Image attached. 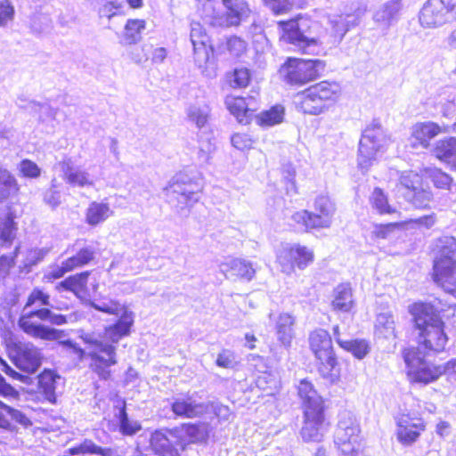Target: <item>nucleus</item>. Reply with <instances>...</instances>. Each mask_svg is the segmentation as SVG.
I'll return each mask as SVG.
<instances>
[{
  "label": "nucleus",
  "instance_id": "nucleus-1",
  "mask_svg": "<svg viewBox=\"0 0 456 456\" xmlns=\"http://www.w3.org/2000/svg\"><path fill=\"white\" fill-rule=\"evenodd\" d=\"M118 317L114 324L104 328L103 336L83 333L80 338L86 345L85 348H81L71 339L61 340L59 345L65 350L76 354L80 360L85 356L90 358V369L101 379L107 380L111 376L110 368L118 363L117 348L114 344L128 336L134 324V314L131 311L125 312Z\"/></svg>",
  "mask_w": 456,
  "mask_h": 456
},
{
  "label": "nucleus",
  "instance_id": "nucleus-2",
  "mask_svg": "<svg viewBox=\"0 0 456 456\" xmlns=\"http://www.w3.org/2000/svg\"><path fill=\"white\" fill-rule=\"evenodd\" d=\"M413 322L419 330V346L420 352H442L448 341L444 330V322L435 307L429 304L416 303L411 308Z\"/></svg>",
  "mask_w": 456,
  "mask_h": 456
},
{
  "label": "nucleus",
  "instance_id": "nucleus-3",
  "mask_svg": "<svg viewBox=\"0 0 456 456\" xmlns=\"http://www.w3.org/2000/svg\"><path fill=\"white\" fill-rule=\"evenodd\" d=\"M433 279L456 297V238L442 236L435 242Z\"/></svg>",
  "mask_w": 456,
  "mask_h": 456
},
{
  "label": "nucleus",
  "instance_id": "nucleus-4",
  "mask_svg": "<svg viewBox=\"0 0 456 456\" xmlns=\"http://www.w3.org/2000/svg\"><path fill=\"white\" fill-rule=\"evenodd\" d=\"M51 307L31 309L21 314L18 320V325L27 335L43 340H55L61 338L63 330H57L43 323L35 322L33 318L42 322H48L52 325L61 326L68 323V317L64 314L54 313Z\"/></svg>",
  "mask_w": 456,
  "mask_h": 456
},
{
  "label": "nucleus",
  "instance_id": "nucleus-5",
  "mask_svg": "<svg viewBox=\"0 0 456 456\" xmlns=\"http://www.w3.org/2000/svg\"><path fill=\"white\" fill-rule=\"evenodd\" d=\"M279 26L282 30L281 39L296 50L308 54L318 50L319 41L313 31L315 23L312 20L298 16L294 20L280 21Z\"/></svg>",
  "mask_w": 456,
  "mask_h": 456
},
{
  "label": "nucleus",
  "instance_id": "nucleus-6",
  "mask_svg": "<svg viewBox=\"0 0 456 456\" xmlns=\"http://www.w3.org/2000/svg\"><path fill=\"white\" fill-rule=\"evenodd\" d=\"M403 359L409 368V373L417 382L428 384L443 374L450 375L456 372V359L441 365H432L427 362L426 355L420 352V348L405 350Z\"/></svg>",
  "mask_w": 456,
  "mask_h": 456
},
{
  "label": "nucleus",
  "instance_id": "nucleus-7",
  "mask_svg": "<svg viewBox=\"0 0 456 456\" xmlns=\"http://www.w3.org/2000/svg\"><path fill=\"white\" fill-rule=\"evenodd\" d=\"M340 92L336 82L322 81L302 92L297 103V108L305 114L319 115L323 113Z\"/></svg>",
  "mask_w": 456,
  "mask_h": 456
},
{
  "label": "nucleus",
  "instance_id": "nucleus-8",
  "mask_svg": "<svg viewBox=\"0 0 456 456\" xmlns=\"http://www.w3.org/2000/svg\"><path fill=\"white\" fill-rule=\"evenodd\" d=\"M387 142V135L379 121L373 120L366 126L362 133L357 155V166L362 173L368 172Z\"/></svg>",
  "mask_w": 456,
  "mask_h": 456
},
{
  "label": "nucleus",
  "instance_id": "nucleus-9",
  "mask_svg": "<svg viewBox=\"0 0 456 456\" xmlns=\"http://www.w3.org/2000/svg\"><path fill=\"white\" fill-rule=\"evenodd\" d=\"M360 433L354 415L348 411H341L334 435V443L340 456H361Z\"/></svg>",
  "mask_w": 456,
  "mask_h": 456
},
{
  "label": "nucleus",
  "instance_id": "nucleus-10",
  "mask_svg": "<svg viewBox=\"0 0 456 456\" xmlns=\"http://www.w3.org/2000/svg\"><path fill=\"white\" fill-rule=\"evenodd\" d=\"M169 204L178 210L191 208L200 198V185L185 174H178L164 189Z\"/></svg>",
  "mask_w": 456,
  "mask_h": 456
},
{
  "label": "nucleus",
  "instance_id": "nucleus-11",
  "mask_svg": "<svg viewBox=\"0 0 456 456\" xmlns=\"http://www.w3.org/2000/svg\"><path fill=\"white\" fill-rule=\"evenodd\" d=\"M324 69L321 60L289 58L279 71L287 84L301 86L318 78Z\"/></svg>",
  "mask_w": 456,
  "mask_h": 456
},
{
  "label": "nucleus",
  "instance_id": "nucleus-12",
  "mask_svg": "<svg viewBox=\"0 0 456 456\" xmlns=\"http://www.w3.org/2000/svg\"><path fill=\"white\" fill-rule=\"evenodd\" d=\"M335 212V205L330 198L320 195L314 200V211H297L291 216V219L302 225L305 231L327 229L332 224Z\"/></svg>",
  "mask_w": 456,
  "mask_h": 456
},
{
  "label": "nucleus",
  "instance_id": "nucleus-13",
  "mask_svg": "<svg viewBox=\"0 0 456 456\" xmlns=\"http://www.w3.org/2000/svg\"><path fill=\"white\" fill-rule=\"evenodd\" d=\"M456 20V0H428L420 11L423 27L436 28Z\"/></svg>",
  "mask_w": 456,
  "mask_h": 456
},
{
  "label": "nucleus",
  "instance_id": "nucleus-14",
  "mask_svg": "<svg viewBox=\"0 0 456 456\" xmlns=\"http://www.w3.org/2000/svg\"><path fill=\"white\" fill-rule=\"evenodd\" d=\"M309 343L311 350L321 364L320 371L323 375L329 374L337 364L330 333L323 329H317L310 334Z\"/></svg>",
  "mask_w": 456,
  "mask_h": 456
},
{
  "label": "nucleus",
  "instance_id": "nucleus-15",
  "mask_svg": "<svg viewBox=\"0 0 456 456\" xmlns=\"http://www.w3.org/2000/svg\"><path fill=\"white\" fill-rule=\"evenodd\" d=\"M314 258L313 250L299 244L285 246L277 254V261L286 273L293 272L295 266L304 270L314 262Z\"/></svg>",
  "mask_w": 456,
  "mask_h": 456
},
{
  "label": "nucleus",
  "instance_id": "nucleus-16",
  "mask_svg": "<svg viewBox=\"0 0 456 456\" xmlns=\"http://www.w3.org/2000/svg\"><path fill=\"white\" fill-rule=\"evenodd\" d=\"M395 419L397 441L404 446H411L417 442L426 428L422 419L408 413L398 414Z\"/></svg>",
  "mask_w": 456,
  "mask_h": 456
},
{
  "label": "nucleus",
  "instance_id": "nucleus-17",
  "mask_svg": "<svg viewBox=\"0 0 456 456\" xmlns=\"http://www.w3.org/2000/svg\"><path fill=\"white\" fill-rule=\"evenodd\" d=\"M304 425L300 434L305 442H319L322 440L324 428V408L304 411Z\"/></svg>",
  "mask_w": 456,
  "mask_h": 456
},
{
  "label": "nucleus",
  "instance_id": "nucleus-18",
  "mask_svg": "<svg viewBox=\"0 0 456 456\" xmlns=\"http://www.w3.org/2000/svg\"><path fill=\"white\" fill-rule=\"evenodd\" d=\"M55 168L61 173L63 181L72 187L93 186L94 181L88 172L75 167L70 158H65L59 161Z\"/></svg>",
  "mask_w": 456,
  "mask_h": 456
},
{
  "label": "nucleus",
  "instance_id": "nucleus-19",
  "mask_svg": "<svg viewBox=\"0 0 456 456\" xmlns=\"http://www.w3.org/2000/svg\"><path fill=\"white\" fill-rule=\"evenodd\" d=\"M171 410L177 417L193 419L207 412L208 405L197 402L191 396L180 395L172 398Z\"/></svg>",
  "mask_w": 456,
  "mask_h": 456
},
{
  "label": "nucleus",
  "instance_id": "nucleus-20",
  "mask_svg": "<svg viewBox=\"0 0 456 456\" xmlns=\"http://www.w3.org/2000/svg\"><path fill=\"white\" fill-rule=\"evenodd\" d=\"M219 268L227 279L240 278L249 281L256 274L253 263L242 258H227Z\"/></svg>",
  "mask_w": 456,
  "mask_h": 456
},
{
  "label": "nucleus",
  "instance_id": "nucleus-21",
  "mask_svg": "<svg viewBox=\"0 0 456 456\" xmlns=\"http://www.w3.org/2000/svg\"><path fill=\"white\" fill-rule=\"evenodd\" d=\"M191 42L193 46L194 61L200 67L205 64L209 58V50L208 44L209 38L200 23H191Z\"/></svg>",
  "mask_w": 456,
  "mask_h": 456
},
{
  "label": "nucleus",
  "instance_id": "nucleus-22",
  "mask_svg": "<svg viewBox=\"0 0 456 456\" xmlns=\"http://www.w3.org/2000/svg\"><path fill=\"white\" fill-rule=\"evenodd\" d=\"M401 8L399 0H389L380 4L374 10L373 20L379 28L387 29L398 20Z\"/></svg>",
  "mask_w": 456,
  "mask_h": 456
},
{
  "label": "nucleus",
  "instance_id": "nucleus-23",
  "mask_svg": "<svg viewBox=\"0 0 456 456\" xmlns=\"http://www.w3.org/2000/svg\"><path fill=\"white\" fill-rule=\"evenodd\" d=\"M78 454H96L99 456H123L124 451L118 448H103L97 445L90 439H84L81 443L68 448L64 456Z\"/></svg>",
  "mask_w": 456,
  "mask_h": 456
},
{
  "label": "nucleus",
  "instance_id": "nucleus-24",
  "mask_svg": "<svg viewBox=\"0 0 456 456\" xmlns=\"http://www.w3.org/2000/svg\"><path fill=\"white\" fill-rule=\"evenodd\" d=\"M15 365L27 373H35L41 365L40 352L32 345L21 346L15 357Z\"/></svg>",
  "mask_w": 456,
  "mask_h": 456
},
{
  "label": "nucleus",
  "instance_id": "nucleus-25",
  "mask_svg": "<svg viewBox=\"0 0 456 456\" xmlns=\"http://www.w3.org/2000/svg\"><path fill=\"white\" fill-rule=\"evenodd\" d=\"M442 132L439 125L434 122H420L415 124L411 128V144L413 147L420 145L428 148L431 139Z\"/></svg>",
  "mask_w": 456,
  "mask_h": 456
},
{
  "label": "nucleus",
  "instance_id": "nucleus-26",
  "mask_svg": "<svg viewBox=\"0 0 456 456\" xmlns=\"http://www.w3.org/2000/svg\"><path fill=\"white\" fill-rule=\"evenodd\" d=\"M297 394L302 400L304 411L324 408L322 398L318 395L309 380L305 379L300 380L297 386Z\"/></svg>",
  "mask_w": 456,
  "mask_h": 456
},
{
  "label": "nucleus",
  "instance_id": "nucleus-27",
  "mask_svg": "<svg viewBox=\"0 0 456 456\" xmlns=\"http://www.w3.org/2000/svg\"><path fill=\"white\" fill-rule=\"evenodd\" d=\"M225 105L240 123L247 121V118L255 111L251 103L247 102V99L241 96L228 95L225 98Z\"/></svg>",
  "mask_w": 456,
  "mask_h": 456
},
{
  "label": "nucleus",
  "instance_id": "nucleus-28",
  "mask_svg": "<svg viewBox=\"0 0 456 456\" xmlns=\"http://www.w3.org/2000/svg\"><path fill=\"white\" fill-rule=\"evenodd\" d=\"M60 379L61 376L51 370H45L38 376L39 389L45 400L51 403H56L55 390Z\"/></svg>",
  "mask_w": 456,
  "mask_h": 456
},
{
  "label": "nucleus",
  "instance_id": "nucleus-29",
  "mask_svg": "<svg viewBox=\"0 0 456 456\" xmlns=\"http://www.w3.org/2000/svg\"><path fill=\"white\" fill-rule=\"evenodd\" d=\"M146 28L144 20L129 19L124 27L122 33V43L126 45H132L142 40V34Z\"/></svg>",
  "mask_w": 456,
  "mask_h": 456
},
{
  "label": "nucleus",
  "instance_id": "nucleus-30",
  "mask_svg": "<svg viewBox=\"0 0 456 456\" xmlns=\"http://www.w3.org/2000/svg\"><path fill=\"white\" fill-rule=\"evenodd\" d=\"M90 274V271H85L70 275L57 285V289L70 291L78 297L81 292L86 291Z\"/></svg>",
  "mask_w": 456,
  "mask_h": 456
},
{
  "label": "nucleus",
  "instance_id": "nucleus-31",
  "mask_svg": "<svg viewBox=\"0 0 456 456\" xmlns=\"http://www.w3.org/2000/svg\"><path fill=\"white\" fill-rule=\"evenodd\" d=\"M435 156L456 168V138L440 140L434 148Z\"/></svg>",
  "mask_w": 456,
  "mask_h": 456
},
{
  "label": "nucleus",
  "instance_id": "nucleus-32",
  "mask_svg": "<svg viewBox=\"0 0 456 456\" xmlns=\"http://www.w3.org/2000/svg\"><path fill=\"white\" fill-rule=\"evenodd\" d=\"M227 9V25H238L249 12L245 0H222Z\"/></svg>",
  "mask_w": 456,
  "mask_h": 456
},
{
  "label": "nucleus",
  "instance_id": "nucleus-33",
  "mask_svg": "<svg viewBox=\"0 0 456 456\" xmlns=\"http://www.w3.org/2000/svg\"><path fill=\"white\" fill-rule=\"evenodd\" d=\"M97 251L94 246H85L65 260V266L67 269H72V271L84 267L94 260Z\"/></svg>",
  "mask_w": 456,
  "mask_h": 456
},
{
  "label": "nucleus",
  "instance_id": "nucleus-34",
  "mask_svg": "<svg viewBox=\"0 0 456 456\" xmlns=\"http://www.w3.org/2000/svg\"><path fill=\"white\" fill-rule=\"evenodd\" d=\"M295 319L288 314H281L279 316L276 324V333L278 340L285 346H290L294 337L293 326Z\"/></svg>",
  "mask_w": 456,
  "mask_h": 456
},
{
  "label": "nucleus",
  "instance_id": "nucleus-35",
  "mask_svg": "<svg viewBox=\"0 0 456 456\" xmlns=\"http://www.w3.org/2000/svg\"><path fill=\"white\" fill-rule=\"evenodd\" d=\"M354 305L352 289L349 284H339L334 289L332 307L334 310L349 312Z\"/></svg>",
  "mask_w": 456,
  "mask_h": 456
},
{
  "label": "nucleus",
  "instance_id": "nucleus-36",
  "mask_svg": "<svg viewBox=\"0 0 456 456\" xmlns=\"http://www.w3.org/2000/svg\"><path fill=\"white\" fill-rule=\"evenodd\" d=\"M20 186L14 175L0 164V203L17 194Z\"/></svg>",
  "mask_w": 456,
  "mask_h": 456
},
{
  "label": "nucleus",
  "instance_id": "nucleus-37",
  "mask_svg": "<svg viewBox=\"0 0 456 456\" xmlns=\"http://www.w3.org/2000/svg\"><path fill=\"white\" fill-rule=\"evenodd\" d=\"M151 446L156 454L159 456H180L167 436L161 431L152 433L150 440Z\"/></svg>",
  "mask_w": 456,
  "mask_h": 456
},
{
  "label": "nucleus",
  "instance_id": "nucleus-38",
  "mask_svg": "<svg viewBox=\"0 0 456 456\" xmlns=\"http://www.w3.org/2000/svg\"><path fill=\"white\" fill-rule=\"evenodd\" d=\"M10 419L23 426L30 424V420L20 411L0 401V428H8L10 426Z\"/></svg>",
  "mask_w": 456,
  "mask_h": 456
},
{
  "label": "nucleus",
  "instance_id": "nucleus-39",
  "mask_svg": "<svg viewBox=\"0 0 456 456\" xmlns=\"http://www.w3.org/2000/svg\"><path fill=\"white\" fill-rule=\"evenodd\" d=\"M404 199L414 208L426 209L433 200V194L429 189H424L420 185L415 191H409L408 194H404Z\"/></svg>",
  "mask_w": 456,
  "mask_h": 456
},
{
  "label": "nucleus",
  "instance_id": "nucleus-40",
  "mask_svg": "<svg viewBox=\"0 0 456 456\" xmlns=\"http://www.w3.org/2000/svg\"><path fill=\"white\" fill-rule=\"evenodd\" d=\"M17 225L11 213L0 216V241L2 247H9L16 236Z\"/></svg>",
  "mask_w": 456,
  "mask_h": 456
},
{
  "label": "nucleus",
  "instance_id": "nucleus-41",
  "mask_svg": "<svg viewBox=\"0 0 456 456\" xmlns=\"http://www.w3.org/2000/svg\"><path fill=\"white\" fill-rule=\"evenodd\" d=\"M111 213L107 203L92 202L86 210V222L90 225H96L108 218Z\"/></svg>",
  "mask_w": 456,
  "mask_h": 456
},
{
  "label": "nucleus",
  "instance_id": "nucleus-42",
  "mask_svg": "<svg viewBox=\"0 0 456 456\" xmlns=\"http://www.w3.org/2000/svg\"><path fill=\"white\" fill-rule=\"evenodd\" d=\"M36 306L54 308L50 300V295L39 288H34L29 293L27 302L22 309V314L28 313L29 308Z\"/></svg>",
  "mask_w": 456,
  "mask_h": 456
},
{
  "label": "nucleus",
  "instance_id": "nucleus-43",
  "mask_svg": "<svg viewBox=\"0 0 456 456\" xmlns=\"http://www.w3.org/2000/svg\"><path fill=\"white\" fill-rule=\"evenodd\" d=\"M183 428L186 436H189L193 443L205 442L209 436L210 425L207 422L185 424L183 426Z\"/></svg>",
  "mask_w": 456,
  "mask_h": 456
},
{
  "label": "nucleus",
  "instance_id": "nucleus-44",
  "mask_svg": "<svg viewBox=\"0 0 456 456\" xmlns=\"http://www.w3.org/2000/svg\"><path fill=\"white\" fill-rule=\"evenodd\" d=\"M421 177L415 172L405 171L402 173L396 185L397 191L403 197L409 191H415L421 185Z\"/></svg>",
  "mask_w": 456,
  "mask_h": 456
},
{
  "label": "nucleus",
  "instance_id": "nucleus-45",
  "mask_svg": "<svg viewBox=\"0 0 456 456\" xmlns=\"http://www.w3.org/2000/svg\"><path fill=\"white\" fill-rule=\"evenodd\" d=\"M338 344L346 351L351 352L354 356L362 359L369 353V345L365 340H343L338 338Z\"/></svg>",
  "mask_w": 456,
  "mask_h": 456
},
{
  "label": "nucleus",
  "instance_id": "nucleus-46",
  "mask_svg": "<svg viewBox=\"0 0 456 456\" xmlns=\"http://www.w3.org/2000/svg\"><path fill=\"white\" fill-rule=\"evenodd\" d=\"M375 327L384 338L395 337L394 316L389 313L379 314L377 316Z\"/></svg>",
  "mask_w": 456,
  "mask_h": 456
},
{
  "label": "nucleus",
  "instance_id": "nucleus-47",
  "mask_svg": "<svg viewBox=\"0 0 456 456\" xmlns=\"http://www.w3.org/2000/svg\"><path fill=\"white\" fill-rule=\"evenodd\" d=\"M119 431L124 436H133L142 429L141 424L136 420H131L126 411V407H122L118 412Z\"/></svg>",
  "mask_w": 456,
  "mask_h": 456
},
{
  "label": "nucleus",
  "instance_id": "nucleus-48",
  "mask_svg": "<svg viewBox=\"0 0 456 456\" xmlns=\"http://www.w3.org/2000/svg\"><path fill=\"white\" fill-rule=\"evenodd\" d=\"M370 202L379 214H391L395 212V209L388 204L387 197L380 188L374 189L370 196Z\"/></svg>",
  "mask_w": 456,
  "mask_h": 456
},
{
  "label": "nucleus",
  "instance_id": "nucleus-49",
  "mask_svg": "<svg viewBox=\"0 0 456 456\" xmlns=\"http://www.w3.org/2000/svg\"><path fill=\"white\" fill-rule=\"evenodd\" d=\"M90 305L100 312L108 314H113L116 316H120L125 312H128L127 308L121 304H119L118 301L109 300L106 302H91Z\"/></svg>",
  "mask_w": 456,
  "mask_h": 456
},
{
  "label": "nucleus",
  "instance_id": "nucleus-50",
  "mask_svg": "<svg viewBox=\"0 0 456 456\" xmlns=\"http://www.w3.org/2000/svg\"><path fill=\"white\" fill-rule=\"evenodd\" d=\"M428 176L436 188L449 189L452 182V178L438 168H430L427 170Z\"/></svg>",
  "mask_w": 456,
  "mask_h": 456
},
{
  "label": "nucleus",
  "instance_id": "nucleus-51",
  "mask_svg": "<svg viewBox=\"0 0 456 456\" xmlns=\"http://www.w3.org/2000/svg\"><path fill=\"white\" fill-rule=\"evenodd\" d=\"M283 108L274 106L270 110L261 113L259 117V123L262 126H273L282 121Z\"/></svg>",
  "mask_w": 456,
  "mask_h": 456
},
{
  "label": "nucleus",
  "instance_id": "nucleus-52",
  "mask_svg": "<svg viewBox=\"0 0 456 456\" xmlns=\"http://www.w3.org/2000/svg\"><path fill=\"white\" fill-rule=\"evenodd\" d=\"M187 116L190 121L195 123L199 128H201L208 122V114L206 109L191 105L187 110Z\"/></svg>",
  "mask_w": 456,
  "mask_h": 456
},
{
  "label": "nucleus",
  "instance_id": "nucleus-53",
  "mask_svg": "<svg viewBox=\"0 0 456 456\" xmlns=\"http://www.w3.org/2000/svg\"><path fill=\"white\" fill-rule=\"evenodd\" d=\"M249 80L250 74L248 69H235L230 80V85L234 88L246 87L248 85Z\"/></svg>",
  "mask_w": 456,
  "mask_h": 456
},
{
  "label": "nucleus",
  "instance_id": "nucleus-54",
  "mask_svg": "<svg viewBox=\"0 0 456 456\" xmlns=\"http://www.w3.org/2000/svg\"><path fill=\"white\" fill-rule=\"evenodd\" d=\"M399 223H389L386 224H375L371 232L372 237L376 239H388L390 235L399 227Z\"/></svg>",
  "mask_w": 456,
  "mask_h": 456
},
{
  "label": "nucleus",
  "instance_id": "nucleus-55",
  "mask_svg": "<svg viewBox=\"0 0 456 456\" xmlns=\"http://www.w3.org/2000/svg\"><path fill=\"white\" fill-rule=\"evenodd\" d=\"M264 3L277 15L288 12L293 6V0H264Z\"/></svg>",
  "mask_w": 456,
  "mask_h": 456
},
{
  "label": "nucleus",
  "instance_id": "nucleus-56",
  "mask_svg": "<svg viewBox=\"0 0 456 456\" xmlns=\"http://www.w3.org/2000/svg\"><path fill=\"white\" fill-rule=\"evenodd\" d=\"M19 250L20 246H16L12 256L3 255L0 256V279L9 274L10 269L15 265Z\"/></svg>",
  "mask_w": 456,
  "mask_h": 456
},
{
  "label": "nucleus",
  "instance_id": "nucleus-57",
  "mask_svg": "<svg viewBox=\"0 0 456 456\" xmlns=\"http://www.w3.org/2000/svg\"><path fill=\"white\" fill-rule=\"evenodd\" d=\"M14 7L8 0L0 1V27H6L14 18Z\"/></svg>",
  "mask_w": 456,
  "mask_h": 456
},
{
  "label": "nucleus",
  "instance_id": "nucleus-58",
  "mask_svg": "<svg viewBox=\"0 0 456 456\" xmlns=\"http://www.w3.org/2000/svg\"><path fill=\"white\" fill-rule=\"evenodd\" d=\"M218 367L232 369L236 364V357L233 352L228 349L222 350L216 360Z\"/></svg>",
  "mask_w": 456,
  "mask_h": 456
},
{
  "label": "nucleus",
  "instance_id": "nucleus-59",
  "mask_svg": "<svg viewBox=\"0 0 456 456\" xmlns=\"http://www.w3.org/2000/svg\"><path fill=\"white\" fill-rule=\"evenodd\" d=\"M20 171L23 176L28 178H37L41 175L40 167L29 159H23L20 163Z\"/></svg>",
  "mask_w": 456,
  "mask_h": 456
},
{
  "label": "nucleus",
  "instance_id": "nucleus-60",
  "mask_svg": "<svg viewBox=\"0 0 456 456\" xmlns=\"http://www.w3.org/2000/svg\"><path fill=\"white\" fill-rule=\"evenodd\" d=\"M227 50L234 56H240L245 50L247 44L240 37L233 36L227 39Z\"/></svg>",
  "mask_w": 456,
  "mask_h": 456
},
{
  "label": "nucleus",
  "instance_id": "nucleus-61",
  "mask_svg": "<svg viewBox=\"0 0 456 456\" xmlns=\"http://www.w3.org/2000/svg\"><path fill=\"white\" fill-rule=\"evenodd\" d=\"M231 142L232 146L240 151L250 149L253 144V140L248 134L240 133L234 134Z\"/></svg>",
  "mask_w": 456,
  "mask_h": 456
},
{
  "label": "nucleus",
  "instance_id": "nucleus-62",
  "mask_svg": "<svg viewBox=\"0 0 456 456\" xmlns=\"http://www.w3.org/2000/svg\"><path fill=\"white\" fill-rule=\"evenodd\" d=\"M48 249L46 248H34L30 249L27 253L26 256V266H33L38 264L47 255Z\"/></svg>",
  "mask_w": 456,
  "mask_h": 456
},
{
  "label": "nucleus",
  "instance_id": "nucleus-63",
  "mask_svg": "<svg viewBox=\"0 0 456 456\" xmlns=\"http://www.w3.org/2000/svg\"><path fill=\"white\" fill-rule=\"evenodd\" d=\"M44 201L53 208L61 203V193L60 190L48 189L44 193Z\"/></svg>",
  "mask_w": 456,
  "mask_h": 456
},
{
  "label": "nucleus",
  "instance_id": "nucleus-64",
  "mask_svg": "<svg viewBox=\"0 0 456 456\" xmlns=\"http://www.w3.org/2000/svg\"><path fill=\"white\" fill-rule=\"evenodd\" d=\"M119 7L120 5L116 2H106L99 8V16L111 19L118 14Z\"/></svg>",
  "mask_w": 456,
  "mask_h": 456
}]
</instances>
